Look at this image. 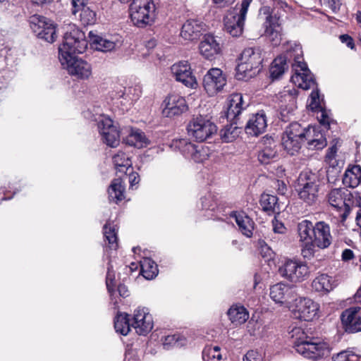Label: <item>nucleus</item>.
Returning <instances> with one entry per match:
<instances>
[{"instance_id": "c756f323", "label": "nucleus", "mask_w": 361, "mask_h": 361, "mask_svg": "<svg viewBox=\"0 0 361 361\" xmlns=\"http://www.w3.org/2000/svg\"><path fill=\"white\" fill-rule=\"evenodd\" d=\"M269 295L276 303L283 304L295 297V291L289 285L278 283L270 287Z\"/></svg>"}, {"instance_id": "aec40b11", "label": "nucleus", "mask_w": 361, "mask_h": 361, "mask_svg": "<svg viewBox=\"0 0 361 361\" xmlns=\"http://www.w3.org/2000/svg\"><path fill=\"white\" fill-rule=\"evenodd\" d=\"M173 77L176 81L183 83L185 87L195 89L197 82L192 72L190 63L187 61H181L171 67Z\"/></svg>"}, {"instance_id": "bf43d9fd", "label": "nucleus", "mask_w": 361, "mask_h": 361, "mask_svg": "<svg viewBox=\"0 0 361 361\" xmlns=\"http://www.w3.org/2000/svg\"><path fill=\"white\" fill-rule=\"evenodd\" d=\"M339 39L341 42L343 44H345L348 48L351 49H355L354 40L350 35L347 34L341 35H340Z\"/></svg>"}, {"instance_id": "9b49d317", "label": "nucleus", "mask_w": 361, "mask_h": 361, "mask_svg": "<svg viewBox=\"0 0 361 361\" xmlns=\"http://www.w3.org/2000/svg\"><path fill=\"white\" fill-rule=\"evenodd\" d=\"M30 25L38 38L52 43L56 39V24L50 19L39 16L33 15L30 18Z\"/></svg>"}, {"instance_id": "ddd939ff", "label": "nucleus", "mask_w": 361, "mask_h": 361, "mask_svg": "<svg viewBox=\"0 0 361 361\" xmlns=\"http://www.w3.org/2000/svg\"><path fill=\"white\" fill-rule=\"evenodd\" d=\"M351 193L345 188H335L327 195V200L331 207L341 212V221H345L350 212Z\"/></svg>"}, {"instance_id": "393cba45", "label": "nucleus", "mask_w": 361, "mask_h": 361, "mask_svg": "<svg viewBox=\"0 0 361 361\" xmlns=\"http://www.w3.org/2000/svg\"><path fill=\"white\" fill-rule=\"evenodd\" d=\"M162 114L166 117L179 116L187 111L188 106L185 98L173 94L168 96L163 102Z\"/></svg>"}, {"instance_id": "4be33fe9", "label": "nucleus", "mask_w": 361, "mask_h": 361, "mask_svg": "<svg viewBox=\"0 0 361 361\" xmlns=\"http://www.w3.org/2000/svg\"><path fill=\"white\" fill-rule=\"evenodd\" d=\"M131 326L139 335L145 336L152 331L154 322L147 308L137 307L134 310Z\"/></svg>"}, {"instance_id": "f257e3e1", "label": "nucleus", "mask_w": 361, "mask_h": 361, "mask_svg": "<svg viewBox=\"0 0 361 361\" xmlns=\"http://www.w3.org/2000/svg\"><path fill=\"white\" fill-rule=\"evenodd\" d=\"M281 140L284 149L290 155L299 152L305 140H307V148L311 150L322 149L326 145L325 137L315 128H302L297 122L286 128Z\"/></svg>"}, {"instance_id": "39448f33", "label": "nucleus", "mask_w": 361, "mask_h": 361, "mask_svg": "<svg viewBox=\"0 0 361 361\" xmlns=\"http://www.w3.org/2000/svg\"><path fill=\"white\" fill-rule=\"evenodd\" d=\"M293 51L294 63H292V68L294 74L290 80L295 86L303 90H309L314 87L316 83L307 64L303 61V52L301 46L294 44Z\"/></svg>"}, {"instance_id": "423d86ee", "label": "nucleus", "mask_w": 361, "mask_h": 361, "mask_svg": "<svg viewBox=\"0 0 361 361\" xmlns=\"http://www.w3.org/2000/svg\"><path fill=\"white\" fill-rule=\"evenodd\" d=\"M252 0H243L240 4L228 10L224 18L225 30L233 37L243 34L248 8Z\"/></svg>"}, {"instance_id": "bb28decb", "label": "nucleus", "mask_w": 361, "mask_h": 361, "mask_svg": "<svg viewBox=\"0 0 361 361\" xmlns=\"http://www.w3.org/2000/svg\"><path fill=\"white\" fill-rule=\"evenodd\" d=\"M205 30L206 25L200 20L189 19L182 25L180 36L185 40H197Z\"/></svg>"}, {"instance_id": "e2e57ef3", "label": "nucleus", "mask_w": 361, "mask_h": 361, "mask_svg": "<svg viewBox=\"0 0 361 361\" xmlns=\"http://www.w3.org/2000/svg\"><path fill=\"white\" fill-rule=\"evenodd\" d=\"M273 231L276 233L283 234L286 232V228L283 224L276 220L273 221Z\"/></svg>"}, {"instance_id": "680f3d73", "label": "nucleus", "mask_w": 361, "mask_h": 361, "mask_svg": "<svg viewBox=\"0 0 361 361\" xmlns=\"http://www.w3.org/2000/svg\"><path fill=\"white\" fill-rule=\"evenodd\" d=\"M72 13L76 15L82 7H85V0H72Z\"/></svg>"}, {"instance_id": "58836bf2", "label": "nucleus", "mask_w": 361, "mask_h": 361, "mask_svg": "<svg viewBox=\"0 0 361 361\" xmlns=\"http://www.w3.org/2000/svg\"><path fill=\"white\" fill-rule=\"evenodd\" d=\"M228 315L231 322L235 325L244 324L249 318V313L243 306H233L228 312Z\"/></svg>"}, {"instance_id": "dca6fc26", "label": "nucleus", "mask_w": 361, "mask_h": 361, "mask_svg": "<svg viewBox=\"0 0 361 361\" xmlns=\"http://www.w3.org/2000/svg\"><path fill=\"white\" fill-rule=\"evenodd\" d=\"M282 277L297 283L304 281L309 274V268L303 262L298 260H287L279 269Z\"/></svg>"}, {"instance_id": "cd10ccee", "label": "nucleus", "mask_w": 361, "mask_h": 361, "mask_svg": "<svg viewBox=\"0 0 361 361\" xmlns=\"http://www.w3.org/2000/svg\"><path fill=\"white\" fill-rule=\"evenodd\" d=\"M264 35L274 46H277L281 41V27L280 19L276 15L269 14L264 22Z\"/></svg>"}, {"instance_id": "6e6552de", "label": "nucleus", "mask_w": 361, "mask_h": 361, "mask_svg": "<svg viewBox=\"0 0 361 361\" xmlns=\"http://www.w3.org/2000/svg\"><path fill=\"white\" fill-rule=\"evenodd\" d=\"M299 197L309 205L314 204L318 199L319 179L315 173L302 171L298 179Z\"/></svg>"}, {"instance_id": "412c9836", "label": "nucleus", "mask_w": 361, "mask_h": 361, "mask_svg": "<svg viewBox=\"0 0 361 361\" xmlns=\"http://www.w3.org/2000/svg\"><path fill=\"white\" fill-rule=\"evenodd\" d=\"M343 329L348 334L361 331V307L353 306L347 308L341 314Z\"/></svg>"}, {"instance_id": "0eeeda50", "label": "nucleus", "mask_w": 361, "mask_h": 361, "mask_svg": "<svg viewBox=\"0 0 361 361\" xmlns=\"http://www.w3.org/2000/svg\"><path fill=\"white\" fill-rule=\"evenodd\" d=\"M129 12L133 25L138 27H145L154 21L156 16L154 1V0H133Z\"/></svg>"}, {"instance_id": "79ce46f5", "label": "nucleus", "mask_w": 361, "mask_h": 361, "mask_svg": "<svg viewBox=\"0 0 361 361\" xmlns=\"http://www.w3.org/2000/svg\"><path fill=\"white\" fill-rule=\"evenodd\" d=\"M141 273L147 279H154L158 274L157 264L150 258H143L140 261Z\"/></svg>"}, {"instance_id": "2f4dec72", "label": "nucleus", "mask_w": 361, "mask_h": 361, "mask_svg": "<svg viewBox=\"0 0 361 361\" xmlns=\"http://www.w3.org/2000/svg\"><path fill=\"white\" fill-rule=\"evenodd\" d=\"M247 106L243 101L242 94H231L228 99V108L226 114L227 119L232 122L234 121Z\"/></svg>"}, {"instance_id": "1a4fd4ad", "label": "nucleus", "mask_w": 361, "mask_h": 361, "mask_svg": "<svg viewBox=\"0 0 361 361\" xmlns=\"http://www.w3.org/2000/svg\"><path fill=\"white\" fill-rule=\"evenodd\" d=\"M172 147L178 149L185 158L196 163H202L209 157V147L193 144L186 139L173 140Z\"/></svg>"}, {"instance_id": "3c124183", "label": "nucleus", "mask_w": 361, "mask_h": 361, "mask_svg": "<svg viewBox=\"0 0 361 361\" xmlns=\"http://www.w3.org/2000/svg\"><path fill=\"white\" fill-rule=\"evenodd\" d=\"M262 324L258 320L250 319L247 324V329L250 336H262L261 328Z\"/></svg>"}, {"instance_id": "a878e982", "label": "nucleus", "mask_w": 361, "mask_h": 361, "mask_svg": "<svg viewBox=\"0 0 361 361\" xmlns=\"http://www.w3.org/2000/svg\"><path fill=\"white\" fill-rule=\"evenodd\" d=\"M258 160L262 164H269L279 157L276 142L268 136L263 137L259 143Z\"/></svg>"}, {"instance_id": "473e14b6", "label": "nucleus", "mask_w": 361, "mask_h": 361, "mask_svg": "<svg viewBox=\"0 0 361 361\" xmlns=\"http://www.w3.org/2000/svg\"><path fill=\"white\" fill-rule=\"evenodd\" d=\"M336 286L334 279L325 274L317 276L312 282V289L318 293H328Z\"/></svg>"}, {"instance_id": "69168bd1", "label": "nucleus", "mask_w": 361, "mask_h": 361, "mask_svg": "<svg viewBox=\"0 0 361 361\" xmlns=\"http://www.w3.org/2000/svg\"><path fill=\"white\" fill-rule=\"evenodd\" d=\"M139 181L140 177L137 173H132L129 175V182L131 187L137 184Z\"/></svg>"}, {"instance_id": "f03ea898", "label": "nucleus", "mask_w": 361, "mask_h": 361, "mask_svg": "<svg viewBox=\"0 0 361 361\" xmlns=\"http://www.w3.org/2000/svg\"><path fill=\"white\" fill-rule=\"evenodd\" d=\"M289 334L293 348L305 358L319 360L329 355L330 347L326 342L308 336L302 328L295 327Z\"/></svg>"}, {"instance_id": "603ef678", "label": "nucleus", "mask_w": 361, "mask_h": 361, "mask_svg": "<svg viewBox=\"0 0 361 361\" xmlns=\"http://www.w3.org/2000/svg\"><path fill=\"white\" fill-rule=\"evenodd\" d=\"M201 204L202 209L214 210L216 207V202L214 196L211 193L207 194L201 198Z\"/></svg>"}, {"instance_id": "e433bc0d", "label": "nucleus", "mask_w": 361, "mask_h": 361, "mask_svg": "<svg viewBox=\"0 0 361 361\" xmlns=\"http://www.w3.org/2000/svg\"><path fill=\"white\" fill-rule=\"evenodd\" d=\"M117 231V226L111 221H107L103 227L104 236L108 242V247L112 250H116L118 247Z\"/></svg>"}, {"instance_id": "864d4df0", "label": "nucleus", "mask_w": 361, "mask_h": 361, "mask_svg": "<svg viewBox=\"0 0 361 361\" xmlns=\"http://www.w3.org/2000/svg\"><path fill=\"white\" fill-rule=\"evenodd\" d=\"M337 153L336 146H332L328 149L326 155V161L332 167L338 166L339 163L336 159Z\"/></svg>"}, {"instance_id": "f3484780", "label": "nucleus", "mask_w": 361, "mask_h": 361, "mask_svg": "<svg viewBox=\"0 0 361 361\" xmlns=\"http://www.w3.org/2000/svg\"><path fill=\"white\" fill-rule=\"evenodd\" d=\"M97 125L103 142L111 147H116L120 143V132L114 121L109 116L102 115Z\"/></svg>"}, {"instance_id": "338daca9", "label": "nucleus", "mask_w": 361, "mask_h": 361, "mask_svg": "<svg viewBox=\"0 0 361 361\" xmlns=\"http://www.w3.org/2000/svg\"><path fill=\"white\" fill-rule=\"evenodd\" d=\"M354 257L353 252L350 249H345L342 253V259L344 261H348L353 259Z\"/></svg>"}, {"instance_id": "7c9ffc66", "label": "nucleus", "mask_w": 361, "mask_h": 361, "mask_svg": "<svg viewBox=\"0 0 361 361\" xmlns=\"http://www.w3.org/2000/svg\"><path fill=\"white\" fill-rule=\"evenodd\" d=\"M199 49L201 55L207 59L212 60L220 53L221 47L215 37L208 34L205 35L200 42Z\"/></svg>"}, {"instance_id": "c9c22d12", "label": "nucleus", "mask_w": 361, "mask_h": 361, "mask_svg": "<svg viewBox=\"0 0 361 361\" xmlns=\"http://www.w3.org/2000/svg\"><path fill=\"white\" fill-rule=\"evenodd\" d=\"M343 183L348 188H356L361 183V167L358 165L353 166L347 169L343 175Z\"/></svg>"}, {"instance_id": "4c0bfd02", "label": "nucleus", "mask_w": 361, "mask_h": 361, "mask_svg": "<svg viewBox=\"0 0 361 361\" xmlns=\"http://www.w3.org/2000/svg\"><path fill=\"white\" fill-rule=\"evenodd\" d=\"M126 143L137 148H142L148 145L149 140L142 130L137 128H131L126 137Z\"/></svg>"}, {"instance_id": "052dcab7", "label": "nucleus", "mask_w": 361, "mask_h": 361, "mask_svg": "<svg viewBox=\"0 0 361 361\" xmlns=\"http://www.w3.org/2000/svg\"><path fill=\"white\" fill-rule=\"evenodd\" d=\"M114 274L111 273L110 268H108L107 275H106V288L108 291L112 295L113 287L114 286Z\"/></svg>"}, {"instance_id": "8fccbe9b", "label": "nucleus", "mask_w": 361, "mask_h": 361, "mask_svg": "<svg viewBox=\"0 0 361 361\" xmlns=\"http://www.w3.org/2000/svg\"><path fill=\"white\" fill-rule=\"evenodd\" d=\"M78 13L80 20L84 25H92L96 22V13L89 7H82Z\"/></svg>"}, {"instance_id": "f704fd0d", "label": "nucleus", "mask_w": 361, "mask_h": 361, "mask_svg": "<svg viewBox=\"0 0 361 361\" xmlns=\"http://www.w3.org/2000/svg\"><path fill=\"white\" fill-rule=\"evenodd\" d=\"M298 91L294 87H285L277 95L276 99L281 106L292 109L296 102Z\"/></svg>"}, {"instance_id": "0e129e2a", "label": "nucleus", "mask_w": 361, "mask_h": 361, "mask_svg": "<svg viewBox=\"0 0 361 361\" xmlns=\"http://www.w3.org/2000/svg\"><path fill=\"white\" fill-rule=\"evenodd\" d=\"M235 0H212V2L219 8H224L232 4Z\"/></svg>"}, {"instance_id": "9d476101", "label": "nucleus", "mask_w": 361, "mask_h": 361, "mask_svg": "<svg viewBox=\"0 0 361 361\" xmlns=\"http://www.w3.org/2000/svg\"><path fill=\"white\" fill-rule=\"evenodd\" d=\"M187 130L190 137L198 142H203L215 134L217 128L210 120L200 116L190 121Z\"/></svg>"}, {"instance_id": "f8f14e48", "label": "nucleus", "mask_w": 361, "mask_h": 361, "mask_svg": "<svg viewBox=\"0 0 361 361\" xmlns=\"http://www.w3.org/2000/svg\"><path fill=\"white\" fill-rule=\"evenodd\" d=\"M319 304L309 298L295 300L292 313L295 318L307 322L313 321L319 317Z\"/></svg>"}, {"instance_id": "de8ad7c7", "label": "nucleus", "mask_w": 361, "mask_h": 361, "mask_svg": "<svg viewBox=\"0 0 361 361\" xmlns=\"http://www.w3.org/2000/svg\"><path fill=\"white\" fill-rule=\"evenodd\" d=\"M222 355L219 346H206L202 351L203 361H220Z\"/></svg>"}, {"instance_id": "7ed1b4c3", "label": "nucleus", "mask_w": 361, "mask_h": 361, "mask_svg": "<svg viewBox=\"0 0 361 361\" xmlns=\"http://www.w3.org/2000/svg\"><path fill=\"white\" fill-rule=\"evenodd\" d=\"M87 47L85 33L75 25H69L64 34L63 43L59 47L60 61L67 62V59L83 53Z\"/></svg>"}, {"instance_id": "774afa93", "label": "nucleus", "mask_w": 361, "mask_h": 361, "mask_svg": "<svg viewBox=\"0 0 361 361\" xmlns=\"http://www.w3.org/2000/svg\"><path fill=\"white\" fill-rule=\"evenodd\" d=\"M264 250H265V252H264V255H262L263 257H267V260L272 259V257L274 255V252H272V250L267 246L262 247V251L264 252Z\"/></svg>"}, {"instance_id": "20e7f679", "label": "nucleus", "mask_w": 361, "mask_h": 361, "mask_svg": "<svg viewBox=\"0 0 361 361\" xmlns=\"http://www.w3.org/2000/svg\"><path fill=\"white\" fill-rule=\"evenodd\" d=\"M262 62L261 51L259 48H246L240 58L236 67L235 77L238 80H247L254 77L260 71Z\"/></svg>"}, {"instance_id": "a211bd4d", "label": "nucleus", "mask_w": 361, "mask_h": 361, "mask_svg": "<svg viewBox=\"0 0 361 361\" xmlns=\"http://www.w3.org/2000/svg\"><path fill=\"white\" fill-rule=\"evenodd\" d=\"M69 75L78 80H88L92 74V68L90 63L78 56L67 59V62L60 61Z\"/></svg>"}, {"instance_id": "13d9d810", "label": "nucleus", "mask_w": 361, "mask_h": 361, "mask_svg": "<svg viewBox=\"0 0 361 361\" xmlns=\"http://www.w3.org/2000/svg\"><path fill=\"white\" fill-rule=\"evenodd\" d=\"M262 356L256 350H249L244 356L243 361H261Z\"/></svg>"}, {"instance_id": "b1692460", "label": "nucleus", "mask_w": 361, "mask_h": 361, "mask_svg": "<svg viewBox=\"0 0 361 361\" xmlns=\"http://www.w3.org/2000/svg\"><path fill=\"white\" fill-rule=\"evenodd\" d=\"M294 43L288 44L286 53L276 57L270 67V75L272 79L279 78L288 68V63H294Z\"/></svg>"}, {"instance_id": "49530a36", "label": "nucleus", "mask_w": 361, "mask_h": 361, "mask_svg": "<svg viewBox=\"0 0 361 361\" xmlns=\"http://www.w3.org/2000/svg\"><path fill=\"white\" fill-rule=\"evenodd\" d=\"M240 131V128L236 126V123H232L226 125L221 130V137L224 142H231L238 137Z\"/></svg>"}, {"instance_id": "5701e85b", "label": "nucleus", "mask_w": 361, "mask_h": 361, "mask_svg": "<svg viewBox=\"0 0 361 361\" xmlns=\"http://www.w3.org/2000/svg\"><path fill=\"white\" fill-rule=\"evenodd\" d=\"M314 231L312 237L313 255L315 252V247L322 250L326 249L331 245L334 239L329 225L323 221L314 224Z\"/></svg>"}, {"instance_id": "4d7b16f0", "label": "nucleus", "mask_w": 361, "mask_h": 361, "mask_svg": "<svg viewBox=\"0 0 361 361\" xmlns=\"http://www.w3.org/2000/svg\"><path fill=\"white\" fill-rule=\"evenodd\" d=\"M311 101L310 102V107L312 109H317L319 107V94L318 90H313L310 94Z\"/></svg>"}, {"instance_id": "37998d69", "label": "nucleus", "mask_w": 361, "mask_h": 361, "mask_svg": "<svg viewBox=\"0 0 361 361\" xmlns=\"http://www.w3.org/2000/svg\"><path fill=\"white\" fill-rule=\"evenodd\" d=\"M260 205L262 209L268 212L269 214L274 213L279 209L277 197L269 194L264 193L261 195Z\"/></svg>"}, {"instance_id": "a18cd8bd", "label": "nucleus", "mask_w": 361, "mask_h": 361, "mask_svg": "<svg viewBox=\"0 0 361 361\" xmlns=\"http://www.w3.org/2000/svg\"><path fill=\"white\" fill-rule=\"evenodd\" d=\"M164 349L169 350L172 347H182L186 345L187 340L179 334L163 336L161 339Z\"/></svg>"}, {"instance_id": "c85d7f7f", "label": "nucleus", "mask_w": 361, "mask_h": 361, "mask_svg": "<svg viewBox=\"0 0 361 361\" xmlns=\"http://www.w3.org/2000/svg\"><path fill=\"white\" fill-rule=\"evenodd\" d=\"M267 127V118L264 110L253 114L248 120L245 130L247 134L258 136L263 133Z\"/></svg>"}, {"instance_id": "6e6d98bb", "label": "nucleus", "mask_w": 361, "mask_h": 361, "mask_svg": "<svg viewBox=\"0 0 361 361\" xmlns=\"http://www.w3.org/2000/svg\"><path fill=\"white\" fill-rule=\"evenodd\" d=\"M320 116H318L319 123L326 127H329L331 123V118L328 111L325 109L320 108Z\"/></svg>"}, {"instance_id": "5fc2aeb1", "label": "nucleus", "mask_w": 361, "mask_h": 361, "mask_svg": "<svg viewBox=\"0 0 361 361\" xmlns=\"http://www.w3.org/2000/svg\"><path fill=\"white\" fill-rule=\"evenodd\" d=\"M126 94L132 101H135L141 94L140 87L139 86L128 87L126 90Z\"/></svg>"}, {"instance_id": "2eb2a0df", "label": "nucleus", "mask_w": 361, "mask_h": 361, "mask_svg": "<svg viewBox=\"0 0 361 361\" xmlns=\"http://www.w3.org/2000/svg\"><path fill=\"white\" fill-rule=\"evenodd\" d=\"M314 230V224L307 219L302 220L298 224V236L301 244L302 255L305 258H310L313 256Z\"/></svg>"}, {"instance_id": "6ab92c4d", "label": "nucleus", "mask_w": 361, "mask_h": 361, "mask_svg": "<svg viewBox=\"0 0 361 361\" xmlns=\"http://www.w3.org/2000/svg\"><path fill=\"white\" fill-rule=\"evenodd\" d=\"M90 44L92 47L102 52H109L116 50L122 45V38L119 35H98L89 33Z\"/></svg>"}, {"instance_id": "4468645a", "label": "nucleus", "mask_w": 361, "mask_h": 361, "mask_svg": "<svg viewBox=\"0 0 361 361\" xmlns=\"http://www.w3.org/2000/svg\"><path fill=\"white\" fill-rule=\"evenodd\" d=\"M227 84L226 75L218 68H210L203 78V87L210 97L221 92Z\"/></svg>"}, {"instance_id": "09e8293b", "label": "nucleus", "mask_w": 361, "mask_h": 361, "mask_svg": "<svg viewBox=\"0 0 361 361\" xmlns=\"http://www.w3.org/2000/svg\"><path fill=\"white\" fill-rule=\"evenodd\" d=\"M361 357L350 349L341 351L332 356V361H360Z\"/></svg>"}, {"instance_id": "c03bdc74", "label": "nucleus", "mask_w": 361, "mask_h": 361, "mask_svg": "<svg viewBox=\"0 0 361 361\" xmlns=\"http://www.w3.org/2000/svg\"><path fill=\"white\" fill-rule=\"evenodd\" d=\"M116 169L121 173H126L132 162L128 155L123 152H118L112 158Z\"/></svg>"}, {"instance_id": "ea45409f", "label": "nucleus", "mask_w": 361, "mask_h": 361, "mask_svg": "<svg viewBox=\"0 0 361 361\" xmlns=\"http://www.w3.org/2000/svg\"><path fill=\"white\" fill-rule=\"evenodd\" d=\"M129 315L126 313L118 312L114 319V328L117 333L126 336L130 331Z\"/></svg>"}, {"instance_id": "72a5a7b5", "label": "nucleus", "mask_w": 361, "mask_h": 361, "mask_svg": "<svg viewBox=\"0 0 361 361\" xmlns=\"http://www.w3.org/2000/svg\"><path fill=\"white\" fill-rule=\"evenodd\" d=\"M231 216L235 219L240 232L246 237H251L254 229L253 221L243 212H233Z\"/></svg>"}, {"instance_id": "a19ab883", "label": "nucleus", "mask_w": 361, "mask_h": 361, "mask_svg": "<svg viewBox=\"0 0 361 361\" xmlns=\"http://www.w3.org/2000/svg\"><path fill=\"white\" fill-rule=\"evenodd\" d=\"M125 188L121 178L114 179L109 188V199L116 202L124 199Z\"/></svg>"}]
</instances>
